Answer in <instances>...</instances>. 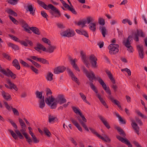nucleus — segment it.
Listing matches in <instances>:
<instances>
[{
  "label": "nucleus",
  "instance_id": "33",
  "mask_svg": "<svg viewBox=\"0 0 147 147\" xmlns=\"http://www.w3.org/2000/svg\"><path fill=\"white\" fill-rule=\"evenodd\" d=\"M7 45L9 47H11L12 49L15 50H18L19 49V47L18 46L12 43L9 42L7 44Z\"/></svg>",
  "mask_w": 147,
  "mask_h": 147
},
{
  "label": "nucleus",
  "instance_id": "26",
  "mask_svg": "<svg viewBox=\"0 0 147 147\" xmlns=\"http://www.w3.org/2000/svg\"><path fill=\"white\" fill-rule=\"evenodd\" d=\"M30 29L34 34L37 35H40V32L39 29L35 27H30Z\"/></svg>",
  "mask_w": 147,
  "mask_h": 147
},
{
  "label": "nucleus",
  "instance_id": "14",
  "mask_svg": "<svg viewBox=\"0 0 147 147\" xmlns=\"http://www.w3.org/2000/svg\"><path fill=\"white\" fill-rule=\"evenodd\" d=\"M58 103L62 104L66 102V99L64 98V96L62 94L58 95L56 98L55 99Z\"/></svg>",
  "mask_w": 147,
  "mask_h": 147
},
{
  "label": "nucleus",
  "instance_id": "58",
  "mask_svg": "<svg viewBox=\"0 0 147 147\" xmlns=\"http://www.w3.org/2000/svg\"><path fill=\"white\" fill-rule=\"evenodd\" d=\"M20 62L24 66L28 67H29V65L27 63L22 59L20 60Z\"/></svg>",
  "mask_w": 147,
  "mask_h": 147
},
{
  "label": "nucleus",
  "instance_id": "11",
  "mask_svg": "<svg viewBox=\"0 0 147 147\" xmlns=\"http://www.w3.org/2000/svg\"><path fill=\"white\" fill-rule=\"evenodd\" d=\"M89 59L92 67L94 68H96L97 67V58L94 55H92L90 56Z\"/></svg>",
  "mask_w": 147,
  "mask_h": 147
},
{
  "label": "nucleus",
  "instance_id": "5",
  "mask_svg": "<svg viewBox=\"0 0 147 147\" xmlns=\"http://www.w3.org/2000/svg\"><path fill=\"white\" fill-rule=\"evenodd\" d=\"M82 69L83 72L85 74L87 77L89 79L90 81V82L88 83V84H89L91 88L94 87L95 86L93 83L94 79L93 77H92L90 74L84 66L82 67Z\"/></svg>",
  "mask_w": 147,
  "mask_h": 147
},
{
  "label": "nucleus",
  "instance_id": "25",
  "mask_svg": "<svg viewBox=\"0 0 147 147\" xmlns=\"http://www.w3.org/2000/svg\"><path fill=\"white\" fill-rule=\"evenodd\" d=\"M108 98L111 100L112 102L114 103L118 106V105H120V102L117 100L114 99L112 95L108 96Z\"/></svg>",
  "mask_w": 147,
  "mask_h": 147
},
{
  "label": "nucleus",
  "instance_id": "49",
  "mask_svg": "<svg viewBox=\"0 0 147 147\" xmlns=\"http://www.w3.org/2000/svg\"><path fill=\"white\" fill-rule=\"evenodd\" d=\"M8 36L13 40L16 42H20V40H19V39L17 37H16V36L10 34H9Z\"/></svg>",
  "mask_w": 147,
  "mask_h": 147
},
{
  "label": "nucleus",
  "instance_id": "18",
  "mask_svg": "<svg viewBox=\"0 0 147 147\" xmlns=\"http://www.w3.org/2000/svg\"><path fill=\"white\" fill-rule=\"evenodd\" d=\"M98 117L106 127L108 129H109L110 127L109 124L103 117L100 115H99Z\"/></svg>",
  "mask_w": 147,
  "mask_h": 147
},
{
  "label": "nucleus",
  "instance_id": "28",
  "mask_svg": "<svg viewBox=\"0 0 147 147\" xmlns=\"http://www.w3.org/2000/svg\"><path fill=\"white\" fill-rule=\"evenodd\" d=\"M39 107L42 109L45 106V99L44 96H43L42 98L39 101Z\"/></svg>",
  "mask_w": 147,
  "mask_h": 147
},
{
  "label": "nucleus",
  "instance_id": "21",
  "mask_svg": "<svg viewBox=\"0 0 147 147\" xmlns=\"http://www.w3.org/2000/svg\"><path fill=\"white\" fill-rule=\"evenodd\" d=\"M78 120L79 121V123H80V124L82 125V127L85 129L87 131H89V129L87 127V126L85 124V123L86 122H84L83 120L82 119L80 118V117H77Z\"/></svg>",
  "mask_w": 147,
  "mask_h": 147
},
{
  "label": "nucleus",
  "instance_id": "12",
  "mask_svg": "<svg viewBox=\"0 0 147 147\" xmlns=\"http://www.w3.org/2000/svg\"><path fill=\"white\" fill-rule=\"evenodd\" d=\"M116 138L122 143L126 144L128 147H132V144L130 143L129 141L126 138H123L119 135L116 136Z\"/></svg>",
  "mask_w": 147,
  "mask_h": 147
},
{
  "label": "nucleus",
  "instance_id": "23",
  "mask_svg": "<svg viewBox=\"0 0 147 147\" xmlns=\"http://www.w3.org/2000/svg\"><path fill=\"white\" fill-rule=\"evenodd\" d=\"M56 47L55 46L49 45L47 49H46V51H45L49 53H51L53 52L54 50L56 49Z\"/></svg>",
  "mask_w": 147,
  "mask_h": 147
},
{
  "label": "nucleus",
  "instance_id": "45",
  "mask_svg": "<svg viewBox=\"0 0 147 147\" xmlns=\"http://www.w3.org/2000/svg\"><path fill=\"white\" fill-rule=\"evenodd\" d=\"M42 40L45 43H46L49 45H51V42L50 40L46 38H43L42 39Z\"/></svg>",
  "mask_w": 147,
  "mask_h": 147
},
{
  "label": "nucleus",
  "instance_id": "30",
  "mask_svg": "<svg viewBox=\"0 0 147 147\" xmlns=\"http://www.w3.org/2000/svg\"><path fill=\"white\" fill-rule=\"evenodd\" d=\"M5 12L9 15H13L15 16H17V14L12 9L8 8L5 10Z\"/></svg>",
  "mask_w": 147,
  "mask_h": 147
},
{
  "label": "nucleus",
  "instance_id": "17",
  "mask_svg": "<svg viewBox=\"0 0 147 147\" xmlns=\"http://www.w3.org/2000/svg\"><path fill=\"white\" fill-rule=\"evenodd\" d=\"M67 70L69 74L71 77L72 80L74 81L78 85H79L80 84V83L78 82V79L75 76L73 73L71 71V70L70 69L67 68Z\"/></svg>",
  "mask_w": 147,
  "mask_h": 147
},
{
  "label": "nucleus",
  "instance_id": "31",
  "mask_svg": "<svg viewBox=\"0 0 147 147\" xmlns=\"http://www.w3.org/2000/svg\"><path fill=\"white\" fill-rule=\"evenodd\" d=\"M100 30L103 36L105 37L107 33V31L105 27L102 26L100 28Z\"/></svg>",
  "mask_w": 147,
  "mask_h": 147
},
{
  "label": "nucleus",
  "instance_id": "34",
  "mask_svg": "<svg viewBox=\"0 0 147 147\" xmlns=\"http://www.w3.org/2000/svg\"><path fill=\"white\" fill-rule=\"evenodd\" d=\"M123 45L127 48V50L131 53L133 51L132 47L130 45L131 43H123Z\"/></svg>",
  "mask_w": 147,
  "mask_h": 147
},
{
  "label": "nucleus",
  "instance_id": "24",
  "mask_svg": "<svg viewBox=\"0 0 147 147\" xmlns=\"http://www.w3.org/2000/svg\"><path fill=\"white\" fill-rule=\"evenodd\" d=\"M32 5L30 4L27 6V9L26 10L27 11L30 12V14H32L33 15H34L35 12V9L33 10V8Z\"/></svg>",
  "mask_w": 147,
  "mask_h": 147
},
{
  "label": "nucleus",
  "instance_id": "1",
  "mask_svg": "<svg viewBox=\"0 0 147 147\" xmlns=\"http://www.w3.org/2000/svg\"><path fill=\"white\" fill-rule=\"evenodd\" d=\"M37 2L40 6L44 9L47 10L49 9H51L52 11H50V13L53 16L55 17L59 18L61 16L60 11L52 5L49 4L47 5L44 2L39 0H37Z\"/></svg>",
  "mask_w": 147,
  "mask_h": 147
},
{
  "label": "nucleus",
  "instance_id": "50",
  "mask_svg": "<svg viewBox=\"0 0 147 147\" xmlns=\"http://www.w3.org/2000/svg\"><path fill=\"white\" fill-rule=\"evenodd\" d=\"M19 121L22 128H23V127H26V125L22 119L19 118Z\"/></svg>",
  "mask_w": 147,
  "mask_h": 147
},
{
  "label": "nucleus",
  "instance_id": "47",
  "mask_svg": "<svg viewBox=\"0 0 147 147\" xmlns=\"http://www.w3.org/2000/svg\"><path fill=\"white\" fill-rule=\"evenodd\" d=\"M69 59L72 66H73L74 65V64H76L75 63L77 62V59L76 58L73 59L71 57H69Z\"/></svg>",
  "mask_w": 147,
  "mask_h": 147
},
{
  "label": "nucleus",
  "instance_id": "9",
  "mask_svg": "<svg viewBox=\"0 0 147 147\" xmlns=\"http://www.w3.org/2000/svg\"><path fill=\"white\" fill-rule=\"evenodd\" d=\"M60 34L62 36L69 37L73 36L75 33L73 31H71L70 29H68L61 33Z\"/></svg>",
  "mask_w": 147,
  "mask_h": 147
},
{
  "label": "nucleus",
  "instance_id": "59",
  "mask_svg": "<svg viewBox=\"0 0 147 147\" xmlns=\"http://www.w3.org/2000/svg\"><path fill=\"white\" fill-rule=\"evenodd\" d=\"M13 112L15 115H16L17 116L19 115V113L18 111L15 108H13L12 107H11Z\"/></svg>",
  "mask_w": 147,
  "mask_h": 147
},
{
  "label": "nucleus",
  "instance_id": "35",
  "mask_svg": "<svg viewBox=\"0 0 147 147\" xmlns=\"http://www.w3.org/2000/svg\"><path fill=\"white\" fill-rule=\"evenodd\" d=\"M79 94L83 101L85 102L89 105H90V102L87 100L86 97L82 93L80 92Z\"/></svg>",
  "mask_w": 147,
  "mask_h": 147
},
{
  "label": "nucleus",
  "instance_id": "40",
  "mask_svg": "<svg viewBox=\"0 0 147 147\" xmlns=\"http://www.w3.org/2000/svg\"><path fill=\"white\" fill-rule=\"evenodd\" d=\"M115 115L116 117L118 118L119 121L123 124H125L126 122L125 120L123 119L122 117L119 115L118 113H115Z\"/></svg>",
  "mask_w": 147,
  "mask_h": 147
},
{
  "label": "nucleus",
  "instance_id": "57",
  "mask_svg": "<svg viewBox=\"0 0 147 147\" xmlns=\"http://www.w3.org/2000/svg\"><path fill=\"white\" fill-rule=\"evenodd\" d=\"M48 119L49 122L51 123L52 122H53L55 119H56V117H54L53 116H51V115H49Z\"/></svg>",
  "mask_w": 147,
  "mask_h": 147
},
{
  "label": "nucleus",
  "instance_id": "48",
  "mask_svg": "<svg viewBox=\"0 0 147 147\" xmlns=\"http://www.w3.org/2000/svg\"><path fill=\"white\" fill-rule=\"evenodd\" d=\"M8 121L10 123L12 126L15 129L18 128V127L16 124L11 119H8Z\"/></svg>",
  "mask_w": 147,
  "mask_h": 147
},
{
  "label": "nucleus",
  "instance_id": "27",
  "mask_svg": "<svg viewBox=\"0 0 147 147\" xmlns=\"http://www.w3.org/2000/svg\"><path fill=\"white\" fill-rule=\"evenodd\" d=\"M53 74L51 72H48L47 74V76H46V79L48 81H51L53 80Z\"/></svg>",
  "mask_w": 147,
  "mask_h": 147
},
{
  "label": "nucleus",
  "instance_id": "53",
  "mask_svg": "<svg viewBox=\"0 0 147 147\" xmlns=\"http://www.w3.org/2000/svg\"><path fill=\"white\" fill-rule=\"evenodd\" d=\"M68 9L70 11L73 13L75 15H76L77 13L75 9L73 8V7L70 6Z\"/></svg>",
  "mask_w": 147,
  "mask_h": 147
},
{
  "label": "nucleus",
  "instance_id": "43",
  "mask_svg": "<svg viewBox=\"0 0 147 147\" xmlns=\"http://www.w3.org/2000/svg\"><path fill=\"white\" fill-rule=\"evenodd\" d=\"M45 134L48 137H50L51 135L50 131L46 127H44L43 129Z\"/></svg>",
  "mask_w": 147,
  "mask_h": 147
},
{
  "label": "nucleus",
  "instance_id": "6",
  "mask_svg": "<svg viewBox=\"0 0 147 147\" xmlns=\"http://www.w3.org/2000/svg\"><path fill=\"white\" fill-rule=\"evenodd\" d=\"M0 72L5 76L9 77L10 76L13 79H14L16 77V75L13 73L9 69L7 68L6 70L5 69H1Z\"/></svg>",
  "mask_w": 147,
  "mask_h": 147
},
{
  "label": "nucleus",
  "instance_id": "52",
  "mask_svg": "<svg viewBox=\"0 0 147 147\" xmlns=\"http://www.w3.org/2000/svg\"><path fill=\"white\" fill-rule=\"evenodd\" d=\"M98 22L99 24L101 25H104L105 24L104 19L101 18H99Z\"/></svg>",
  "mask_w": 147,
  "mask_h": 147
},
{
  "label": "nucleus",
  "instance_id": "2",
  "mask_svg": "<svg viewBox=\"0 0 147 147\" xmlns=\"http://www.w3.org/2000/svg\"><path fill=\"white\" fill-rule=\"evenodd\" d=\"M46 103L48 105H50L51 109H55L57 107L58 103L55 98L52 96L47 97L45 100Z\"/></svg>",
  "mask_w": 147,
  "mask_h": 147
},
{
  "label": "nucleus",
  "instance_id": "63",
  "mask_svg": "<svg viewBox=\"0 0 147 147\" xmlns=\"http://www.w3.org/2000/svg\"><path fill=\"white\" fill-rule=\"evenodd\" d=\"M70 120L75 126L79 124L76 121L74 120L72 117H71L70 118Z\"/></svg>",
  "mask_w": 147,
  "mask_h": 147
},
{
  "label": "nucleus",
  "instance_id": "7",
  "mask_svg": "<svg viewBox=\"0 0 147 147\" xmlns=\"http://www.w3.org/2000/svg\"><path fill=\"white\" fill-rule=\"evenodd\" d=\"M90 72L92 76H93L94 79L97 80L100 84L102 86L104 89L106 90V89L107 88L106 85L101 78L98 76L96 77L95 74L93 71H91Z\"/></svg>",
  "mask_w": 147,
  "mask_h": 147
},
{
  "label": "nucleus",
  "instance_id": "20",
  "mask_svg": "<svg viewBox=\"0 0 147 147\" xmlns=\"http://www.w3.org/2000/svg\"><path fill=\"white\" fill-rule=\"evenodd\" d=\"M1 93L2 96L6 100L9 99V100H10L11 99V95L8 93L3 91L1 92Z\"/></svg>",
  "mask_w": 147,
  "mask_h": 147
},
{
  "label": "nucleus",
  "instance_id": "61",
  "mask_svg": "<svg viewBox=\"0 0 147 147\" xmlns=\"http://www.w3.org/2000/svg\"><path fill=\"white\" fill-rule=\"evenodd\" d=\"M4 103L5 107L8 111H10L11 110V107L8 104V103L5 101H4Z\"/></svg>",
  "mask_w": 147,
  "mask_h": 147
},
{
  "label": "nucleus",
  "instance_id": "55",
  "mask_svg": "<svg viewBox=\"0 0 147 147\" xmlns=\"http://www.w3.org/2000/svg\"><path fill=\"white\" fill-rule=\"evenodd\" d=\"M86 23V20L82 21H79L78 23L77 24L78 26L81 25L82 26V28H83L84 26V25Z\"/></svg>",
  "mask_w": 147,
  "mask_h": 147
},
{
  "label": "nucleus",
  "instance_id": "16",
  "mask_svg": "<svg viewBox=\"0 0 147 147\" xmlns=\"http://www.w3.org/2000/svg\"><path fill=\"white\" fill-rule=\"evenodd\" d=\"M137 47L140 57L142 59H143L144 57V53L143 46L138 45Z\"/></svg>",
  "mask_w": 147,
  "mask_h": 147
},
{
  "label": "nucleus",
  "instance_id": "54",
  "mask_svg": "<svg viewBox=\"0 0 147 147\" xmlns=\"http://www.w3.org/2000/svg\"><path fill=\"white\" fill-rule=\"evenodd\" d=\"M46 95L47 96V97H49V96H48L49 95H51V94L52 93L51 90L50 89H49V88H47L46 89Z\"/></svg>",
  "mask_w": 147,
  "mask_h": 147
},
{
  "label": "nucleus",
  "instance_id": "22",
  "mask_svg": "<svg viewBox=\"0 0 147 147\" xmlns=\"http://www.w3.org/2000/svg\"><path fill=\"white\" fill-rule=\"evenodd\" d=\"M13 65L14 66L17 70H20V63L16 59H15L12 63Z\"/></svg>",
  "mask_w": 147,
  "mask_h": 147
},
{
  "label": "nucleus",
  "instance_id": "56",
  "mask_svg": "<svg viewBox=\"0 0 147 147\" xmlns=\"http://www.w3.org/2000/svg\"><path fill=\"white\" fill-rule=\"evenodd\" d=\"M121 71H126L127 73L128 74L129 76H130L131 75V71L127 68L122 69H121Z\"/></svg>",
  "mask_w": 147,
  "mask_h": 147
},
{
  "label": "nucleus",
  "instance_id": "3",
  "mask_svg": "<svg viewBox=\"0 0 147 147\" xmlns=\"http://www.w3.org/2000/svg\"><path fill=\"white\" fill-rule=\"evenodd\" d=\"M119 45L117 44H111L108 47L109 53L111 55H115L119 51Z\"/></svg>",
  "mask_w": 147,
  "mask_h": 147
},
{
  "label": "nucleus",
  "instance_id": "51",
  "mask_svg": "<svg viewBox=\"0 0 147 147\" xmlns=\"http://www.w3.org/2000/svg\"><path fill=\"white\" fill-rule=\"evenodd\" d=\"M136 112L139 116H140L142 118L145 119H146L147 118V117L146 115L143 114L139 110L136 111Z\"/></svg>",
  "mask_w": 147,
  "mask_h": 147
},
{
  "label": "nucleus",
  "instance_id": "60",
  "mask_svg": "<svg viewBox=\"0 0 147 147\" xmlns=\"http://www.w3.org/2000/svg\"><path fill=\"white\" fill-rule=\"evenodd\" d=\"M18 0H9L8 3L13 5H15L16 4Z\"/></svg>",
  "mask_w": 147,
  "mask_h": 147
},
{
  "label": "nucleus",
  "instance_id": "8",
  "mask_svg": "<svg viewBox=\"0 0 147 147\" xmlns=\"http://www.w3.org/2000/svg\"><path fill=\"white\" fill-rule=\"evenodd\" d=\"M91 89L93 91H94V92L96 94V96L98 97V98L100 100L101 103L106 108H108V105H107L105 101L101 97L100 95L98 93V91L96 87L95 86L94 87H93L91 88Z\"/></svg>",
  "mask_w": 147,
  "mask_h": 147
},
{
  "label": "nucleus",
  "instance_id": "38",
  "mask_svg": "<svg viewBox=\"0 0 147 147\" xmlns=\"http://www.w3.org/2000/svg\"><path fill=\"white\" fill-rule=\"evenodd\" d=\"M23 136L26 139V141L30 144L32 142V141L28 134H24Z\"/></svg>",
  "mask_w": 147,
  "mask_h": 147
},
{
  "label": "nucleus",
  "instance_id": "32",
  "mask_svg": "<svg viewBox=\"0 0 147 147\" xmlns=\"http://www.w3.org/2000/svg\"><path fill=\"white\" fill-rule=\"evenodd\" d=\"M96 24L94 23H91L88 25L89 28L92 32H95L96 30Z\"/></svg>",
  "mask_w": 147,
  "mask_h": 147
},
{
  "label": "nucleus",
  "instance_id": "36",
  "mask_svg": "<svg viewBox=\"0 0 147 147\" xmlns=\"http://www.w3.org/2000/svg\"><path fill=\"white\" fill-rule=\"evenodd\" d=\"M131 125L135 130V131L138 134V135L139 127L137 123H134V124Z\"/></svg>",
  "mask_w": 147,
  "mask_h": 147
},
{
  "label": "nucleus",
  "instance_id": "41",
  "mask_svg": "<svg viewBox=\"0 0 147 147\" xmlns=\"http://www.w3.org/2000/svg\"><path fill=\"white\" fill-rule=\"evenodd\" d=\"M133 41L132 36L131 35H129L127 40H124L123 41V43H131L130 42Z\"/></svg>",
  "mask_w": 147,
  "mask_h": 147
},
{
  "label": "nucleus",
  "instance_id": "39",
  "mask_svg": "<svg viewBox=\"0 0 147 147\" xmlns=\"http://www.w3.org/2000/svg\"><path fill=\"white\" fill-rule=\"evenodd\" d=\"M80 54L83 62L87 60L86 59V53L83 51H80Z\"/></svg>",
  "mask_w": 147,
  "mask_h": 147
},
{
  "label": "nucleus",
  "instance_id": "64",
  "mask_svg": "<svg viewBox=\"0 0 147 147\" xmlns=\"http://www.w3.org/2000/svg\"><path fill=\"white\" fill-rule=\"evenodd\" d=\"M2 55L4 57L5 59H8L9 61L11 60V58L8 55L5 53H3V54Z\"/></svg>",
  "mask_w": 147,
  "mask_h": 147
},
{
  "label": "nucleus",
  "instance_id": "46",
  "mask_svg": "<svg viewBox=\"0 0 147 147\" xmlns=\"http://www.w3.org/2000/svg\"><path fill=\"white\" fill-rule=\"evenodd\" d=\"M137 33H136L137 35L141 37H144L145 35L143 34L142 30H137Z\"/></svg>",
  "mask_w": 147,
  "mask_h": 147
},
{
  "label": "nucleus",
  "instance_id": "29",
  "mask_svg": "<svg viewBox=\"0 0 147 147\" xmlns=\"http://www.w3.org/2000/svg\"><path fill=\"white\" fill-rule=\"evenodd\" d=\"M43 92L42 91L39 92L38 91H36L35 93L36 98L39 99H42V93Z\"/></svg>",
  "mask_w": 147,
  "mask_h": 147
},
{
  "label": "nucleus",
  "instance_id": "4",
  "mask_svg": "<svg viewBox=\"0 0 147 147\" xmlns=\"http://www.w3.org/2000/svg\"><path fill=\"white\" fill-rule=\"evenodd\" d=\"M8 131L10 132L13 137L16 140L18 139V137L20 139L22 140L24 138L22 133L17 129L15 130L16 133L13 130L11 129H9Z\"/></svg>",
  "mask_w": 147,
  "mask_h": 147
},
{
  "label": "nucleus",
  "instance_id": "19",
  "mask_svg": "<svg viewBox=\"0 0 147 147\" xmlns=\"http://www.w3.org/2000/svg\"><path fill=\"white\" fill-rule=\"evenodd\" d=\"M34 49L38 51L40 50H42L45 51H46V48L43 45L39 43L37 44V47H34Z\"/></svg>",
  "mask_w": 147,
  "mask_h": 147
},
{
  "label": "nucleus",
  "instance_id": "44",
  "mask_svg": "<svg viewBox=\"0 0 147 147\" xmlns=\"http://www.w3.org/2000/svg\"><path fill=\"white\" fill-rule=\"evenodd\" d=\"M89 128L92 133L94 135H95L98 138L100 136V135L94 129L91 127H90Z\"/></svg>",
  "mask_w": 147,
  "mask_h": 147
},
{
  "label": "nucleus",
  "instance_id": "13",
  "mask_svg": "<svg viewBox=\"0 0 147 147\" xmlns=\"http://www.w3.org/2000/svg\"><path fill=\"white\" fill-rule=\"evenodd\" d=\"M72 108L76 114H78L80 115L81 118V119L83 120L84 122H87V119L85 118L84 116L83 115L82 113L80 111V110L79 109L75 107H72Z\"/></svg>",
  "mask_w": 147,
  "mask_h": 147
},
{
  "label": "nucleus",
  "instance_id": "15",
  "mask_svg": "<svg viewBox=\"0 0 147 147\" xmlns=\"http://www.w3.org/2000/svg\"><path fill=\"white\" fill-rule=\"evenodd\" d=\"M66 68L63 66H59L54 69V73L56 74H58L63 72L65 70Z\"/></svg>",
  "mask_w": 147,
  "mask_h": 147
},
{
  "label": "nucleus",
  "instance_id": "42",
  "mask_svg": "<svg viewBox=\"0 0 147 147\" xmlns=\"http://www.w3.org/2000/svg\"><path fill=\"white\" fill-rule=\"evenodd\" d=\"M98 138L105 142L110 141V139L108 138V137L106 135H104V137L100 135V136Z\"/></svg>",
  "mask_w": 147,
  "mask_h": 147
},
{
  "label": "nucleus",
  "instance_id": "37",
  "mask_svg": "<svg viewBox=\"0 0 147 147\" xmlns=\"http://www.w3.org/2000/svg\"><path fill=\"white\" fill-rule=\"evenodd\" d=\"M117 130L120 132L119 134L124 137L126 136V134L122 129L119 127H117L116 128Z\"/></svg>",
  "mask_w": 147,
  "mask_h": 147
},
{
  "label": "nucleus",
  "instance_id": "10",
  "mask_svg": "<svg viewBox=\"0 0 147 147\" xmlns=\"http://www.w3.org/2000/svg\"><path fill=\"white\" fill-rule=\"evenodd\" d=\"M6 80L7 81V83L9 85V86L6 84H5V86L7 88H9L10 89H13L16 91H17L18 90V89L17 87L14 83L11 82L10 79L9 78H7L6 79Z\"/></svg>",
  "mask_w": 147,
  "mask_h": 147
},
{
  "label": "nucleus",
  "instance_id": "62",
  "mask_svg": "<svg viewBox=\"0 0 147 147\" xmlns=\"http://www.w3.org/2000/svg\"><path fill=\"white\" fill-rule=\"evenodd\" d=\"M9 19L14 24H17L18 23V21L14 18L10 16H9Z\"/></svg>",
  "mask_w": 147,
  "mask_h": 147
}]
</instances>
